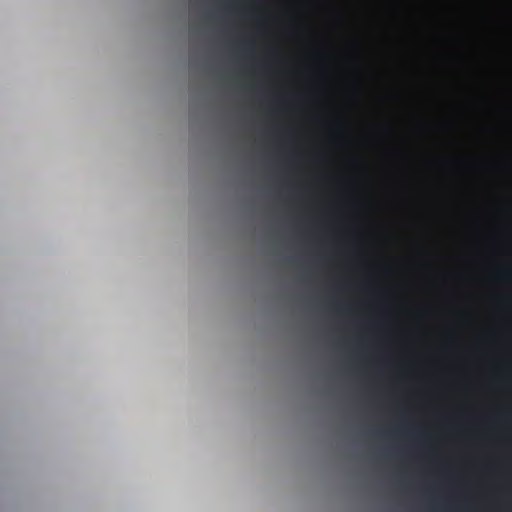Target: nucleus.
Listing matches in <instances>:
<instances>
[{"instance_id": "1", "label": "nucleus", "mask_w": 512, "mask_h": 512, "mask_svg": "<svg viewBox=\"0 0 512 512\" xmlns=\"http://www.w3.org/2000/svg\"><path fill=\"white\" fill-rule=\"evenodd\" d=\"M334 305L336 308H341L343 306L341 302H335Z\"/></svg>"}]
</instances>
